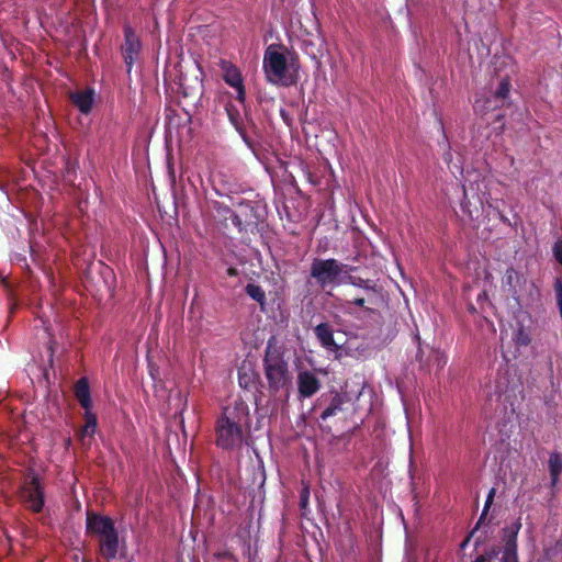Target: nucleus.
Instances as JSON below:
<instances>
[{"label": "nucleus", "mask_w": 562, "mask_h": 562, "mask_svg": "<svg viewBox=\"0 0 562 562\" xmlns=\"http://www.w3.org/2000/svg\"><path fill=\"white\" fill-rule=\"evenodd\" d=\"M488 186L490 180L480 171L475 169L467 171L464 183L462 184L463 199L460 202L461 210L473 221H479L482 216H494L506 222L507 218L499 210L498 200H491Z\"/></svg>", "instance_id": "1"}, {"label": "nucleus", "mask_w": 562, "mask_h": 562, "mask_svg": "<svg viewBox=\"0 0 562 562\" xmlns=\"http://www.w3.org/2000/svg\"><path fill=\"white\" fill-rule=\"evenodd\" d=\"M249 426V406L237 398L223 407L216 420V445L225 450L239 448L244 442V428Z\"/></svg>", "instance_id": "2"}, {"label": "nucleus", "mask_w": 562, "mask_h": 562, "mask_svg": "<svg viewBox=\"0 0 562 562\" xmlns=\"http://www.w3.org/2000/svg\"><path fill=\"white\" fill-rule=\"evenodd\" d=\"M262 69L269 83L290 87L297 80L300 66L285 47L270 44L263 54Z\"/></svg>", "instance_id": "3"}, {"label": "nucleus", "mask_w": 562, "mask_h": 562, "mask_svg": "<svg viewBox=\"0 0 562 562\" xmlns=\"http://www.w3.org/2000/svg\"><path fill=\"white\" fill-rule=\"evenodd\" d=\"M265 376L269 391L276 395L280 391H289L292 386V373L283 353L269 342L263 358Z\"/></svg>", "instance_id": "4"}, {"label": "nucleus", "mask_w": 562, "mask_h": 562, "mask_svg": "<svg viewBox=\"0 0 562 562\" xmlns=\"http://www.w3.org/2000/svg\"><path fill=\"white\" fill-rule=\"evenodd\" d=\"M346 263L334 258H314L311 263L310 276L321 289L342 285Z\"/></svg>", "instance_id": "5"}, {"label": "nucleus", "mask_w": 562, "mask_h": 562, "mask_svg": "<svg viewBox=\"0 0 562 562\" xmlns=\"http://www.w3.org/2000/svg\"><path fill=\"white\" fill-rule=\"evenodd\" d=\"M356 270L355 267L347 265L346 271L342 278V284H351L362 291L360 296H357L352 301H347L348 305H356L358 307H366V304L374 305L380 299V291L376 283L370 279H362L355 277L351 272Z\"/></svg>", "instance_id": "6"}, {"label": "nucleus", "mask_w": 562, "mask_h": 562, "mask_svg": "<svg viewBox=\"0 0 562 562\" xmlns=\"http://www.w3.org/2000/svg\"><path fill=\"white\" fill-rule=\"evenodd\" d=\"M521 522L517 519L503 529V547L497 551L494 562H518L517 537Z\"/></svg>", "instance_id": "7"}, {"label": "nucleus", "mask_w": 562, "mask_h": 562, "mask_svg": "<svg viewBox=\"0 0 562 562\" xmlns=\"http://www.w3.org/2000/svg\"><path fill=\"white\" fill-rule=\"evenodd\" d=\"M510 91V82L507 78L499 81L494 92L481 93L476 97L474 109L477 112H486L503 105L508 98Z\"/></svg>", "instance_id": "8"}, {"label": "nucleus", "mask_w": 562, "mask_h": 562, "mask_svg": "<svg viewBox=\"0 0 562 562\" xmlns=\"http://www.w3.org/2000/svg\"><path fill=\"white\" fill-rule=\"evenodd\" d=\"M220 69L222 71V78L226 85L235 91V100L245 106L246 101V89L244 85V78L237 66L228 60L222 59L220 61Z\"/></svg>", "instance_id": "9"}, {"label": "nucleus", "mask_w": 562, "mask_h": 562, "mask_svg": "<svg viewBox=\"0 0 562 562\" xmlns=\"http://www.w3.org/2000/svg\"><path fill=\"white\" fill-rule=\"evenodd\" d=\"M143 44L134 29L124 25V43L121 46L122 56L126 66L127 74H131L134 64L138 60Z\"/></svg>", "instance_id": "10"}, {"label": "nucleus", "mask_w": 562, "mask_h": 562, "mask_svg": "<svg viewBox=\"0 0 562 562\" xmlns=\"http://www.w3.org/2000/svg\"><path fill=\"white\" fill-rule=\"evenodd\" d=\"M416 360L419 363V370L425 374H430L432 371H435V373L440 372L447 364L448 357L438 349L425 350L419 346Z\"/></svg>", "instance_id": "11"}, {"label": "nucleus", "mask_w": 562, "mask_h": 562, "mask_svg": "<svg viewBox=\"0 0 562 562\" xmlns=\"http://www.w3.org/2000/svg\"><path fill=\"white\" fill-rule=\"evenodd\" d=\"M297 398L304 401L314 396L322 387V381L315 371L299 369L296 374Z\"/></svg>", "instance_id": "12"}, {"label": "nucleus", "mask_w": 562, "mask_h": 562, "mask_svg": "<svg viewBox=\"0 0 562 562\" xmlns=\"http://www.w3.org/2000/svg\"><path fill=\"white\" fill-rule=\"evenodd\" d=\"M533 322L529 313L520 312L516 316V324L512 339L517 348L528 347L532 340Z\"/></svg>", "instance_id": "13"}, {"label": "nucleus", "mask_w": 562, "mask_h": 562, "mask_svg": "<svg viewBox=\"0 0 562 562\" xmlns=\"http://www.w3.org/2000/svg\"><path fill=\"white\" fill-rule=\"evenodd\" d=\"M87 531L100 539L110 535L115 529L113 520L108 516L94 513H87Z\"/></svg>", "instance_id": "14"}, {"label": "nucleus", "mask_w": 562, "mask_h": 562, "mask_svg": "<svg viewBox=\"0 0 562 562\" xmlns=\"http://www.w3.org/2000/svg\"><path fill=\"white\" fill-rule=\"evenodd\" d=\"M22 497L30 509L36 513L42 510L44 506V493L36 477H32L27 486L24 487Z\"/></svg>", "instance_id": "15"}, {"label": "nucleus", "mask_w": 562, "mask_h": 562, "mask_svg": "<svg viewBox=\"0 0 562 562\" xmlns=\"http://www.w3.org/2000/svg\"><path fill=\"white\" fill-rule=\"evenodd\" d=\"M70 100L82 114H89L95 102V91L93 88H86L70 93Z\"/></svg>", "instance_id": "16"}, {"label": "nucleus", "mask_w": 562, "mask_h": 562, "mask_svg": "<svg viewBox=\"0 0 562 562\" xmlns=\"http://www.w3.org/2000/svg\"><path fill=\"white\" fill-rule=\"evenodd\" d=\"M119 549L120 541L116 530L99 540L100 554L106 560H114L117 557Z\"/></svg>", "instance_id": "17"}, {"label": "nucleus", "mask_w": 562, "mask_h": 562, "mask_svg": "<svg viewBox=\"0 0 562 562\" xmlns=\"http://www.w3.org/2000/svg\"><path fill=\"white\" fill-rule=\"evenodd\" d=\"M315 336L322 347L329 351H337L339 346L334 340V333L328 323H321L314 329Z\"/></svg>", "instance_id": "18"}, {"label": "nucleus", "mask_w": 562, "mask_h": 562, "mask_svg": "<svg viewBox=\"0 0 562 562\" xmlns=\"http://www.w3.org/2000/svg\"><path fill=\"white\" fill-rule=\"evenodd\" d=\"M75 394L85 411L91 409L92 403L90 397V387L86 378L78 380L75 386Z\"/></svg>", "instance_id": "19"}, {"label": "nucleus", "mask_w": 562, "mask_h": 562, "mask_svg": "<svg viewBox=\"0 0 562 562\" xmlns=\"http://www.w3.org/2000/svg\"><path fill=\"white\" fill-rule=\"evenodd\" d=\"M226 112H227L229 122L233 124V126L239 133V135L241 136L244 143L249 148H252L251 142H250V139L248 138V136L246 135V133L244 131V127H243V116L239 113V111L237 109H235L234 105L229 104V105L226 106Z\"/></svg>", "instance_id": "20"}, {"label": "nucleus", "mask_w": 562, "mask_h": 562, "mask_svg": "<svg viewBox=\"0 0 562 562\" xmlns=\"http://www.w3.org/2000/svg\"><path fill=\"white\" fill-rule=\"evenodd\" d=\"M519 281H520V276L513 268H508L505 271V274L502 279L503 288L507 289V291L510 293V295L516 300L518 299L517 285H518Z\"/></svg>", "instance_id": "21"}, {"label": "nucleus", "mask_w": 562, "mask_h": 562, "mask_svg": "<svg viewBox=\"0 0 562 562\" xmlns=\"http://www.w3.org/2000/svg\"><path fill=\"white\" fill-rule=\"evenodd\" d=\"M344 403L345 396L339 393H335V395L331 397L329 405L321 414V418L323 420H326L327 418L337 415L338 412L341 411Z\"/></svg>", "instance_id": "22"}, {"label": "nucleus", "mask_w": 562, "mask_h": 562, "mask_svg": "<svg viewBox=\"0 0 562 562\" xmlns=\"http://www.w3.org/2000/svg\"><path fill=\"white\" fill-rule=\"evenodd\" d=\"M86 424L80 431V439L85 442L86 438H92L97 429V417L91 409L85 413Z\"/></svg>", "instance_id": "23"}, {"label": "nucleus", "mask_w": 562, "mask_h": 562, "mask_svg": "<svg viewBox=\"0 0 562 562\" xmlns=\"http://www.w3.org/2000/svg\"><path fill=\"white\" fill-rule=\"evenodd\" d=\"M549 471L552 485H555L562 472V456L560 453H551L549 458Z\"/></svg>", "instance_id": "24"}, {"label": "nucleus", "mask_w": 562, "mask_h": 562, "mask_svg": "<svg viewBox=\"0 0 562 562\" xmlns=\"http://www.w3.org/2000/svg\"><path fill=\"white\" fill-rule=\"evenodd\" d=\"M41 324H42V338L48 344L47 352H48V361H53V355H54V348H53V339H52V333L49 327V322L47 319H44L43 316L38 317Z\"/></svg>", "instance_id": "25"}, {"label": "nucleus", "mask_w": 562, "mask_h": 562, "mask_svg": "<svg viewBox=\"0 0 562 562\" xmlns=\"http://www.w3.org/2000/svg\"><path fill=\"white\" fill-rule=\"evenodd\" d=\"M246 293L248 296H250L252 300H255L259 304H261V305L265 304L266 294L260 285H257L255 283H248L246 285Z\"/></svg>", "instance_id": "26"}, {"label": "nucleus", "mask_w": 562, "mask_h": 562, "mask_svg": "<svg viewBox=\"0 0 562 562\" xmlns=\"http://www.w3.org/2000/svg\"><path fill=\"white\" fill-rule=\"evenodd\" d=\"M494 494H495V490L492 488L490 492H488V495L486 497V501H485V505H484V508H483V512L481 514V517L479 519V522L477 525L483 520L484 516L487 514L488 509H490V506L492 505L493 503V498H494Z\"/></svg>", "instance_id": "27"}, {"label": "nucleus", "mask_w": 562, "mask_h": 562, "mask_svg": "<svg viewBox=\"0 0 562 562\" xmlns=\"http://www.w3.org/2000/svg\"><path fill=\"white\" fill-rule=\"evenodd\" d=\"M553 255L557 261L562 266V239L555 241L553 246Z\"/></svg>", "instance_id": "28"}, {"label": "nucleus", "mask_w": 562, "mask_h": 562, "mask_svg": "<svg viewBox=\"0 0 562 562\" xmlns=\"http://www.w3.org/2000/svg\"><path fill=\"white\" fill-rule=\"evenodd\" d=\"M11 261L14 263V265H20L22 267L26 266V258L20 254H14L12 257H11Z\"/></svg>", "instance_id": "29"}, {"label": "nucleus", "mask_w": 562, "mask_h": 562, "mask_svg": "<svg viewBox=\"0 0 562 562\" xmlns=\"http://www.w3.org/2000/svg\"><path fill=\"white\" fill-rule=\"evenodd\" d=\"M308 495H310L308 488H304L301 493V501H300V505L302 508L306 507V505L308 503Z\"/></svg>", "instance_id": "30"}, {"label": "nucleus", "mask_w": 562, "mask_h": 562, "mask_svg": "<svg viewBox=\"0 0 562 562\" xmlns=\"http://www.w3.org/2000/svg\"><path fill=\"white\" fill-rule=\"evenodd\" d=\"M451 158H452V156H451V154H450V153H447V154L445 155V161H446L447 164H449V162L451 161Z\"/></svg>", "instance_id": "31"}, {"label": "nucleus", "mask_w": 562, "mask_h": 562, "mask_svg": "<svg viewBox=\"0 0 562 562\" xmlns=\"http://www.w3.org/2000/svg\"><path fill=\"white\" fill-rule=\"evenodd\" d=\"M31 251H32L31 257L33 258V260H35V250H34L33 246H31Z\"/></svg>", "instance_id": "32"}, {"label": "nucleus", "mask_w": 562, "mask_h": 562, "mask_svg": "<svg viewBox=\"0 0 562 562\" xmlns=\"http://www.w3.org/2000/svg\"><path fill=\"white\" fill-rule=\"evenodd\" d=\"M469 542V537L462 542L461 548H464Z\"/></svg>", "instance_id": "33"}, {"label": "nucleus", "mask_w": 562, "mask_h": 562, "mask_svg": "<svg viewBox=\"0 0 562 562\" xmlns=\"http://www.w3.org/2000/svg\"><path fill=\"white\" fill-rule=\"evenodd\" d=\"M281 116L283 117V120H286V114L283 110H281Z\"/></svg>", "instance_id": "34"}, {"label": "nucleus", "mask_w": 562, "mask_h": 562, "mask_svg": "<svg viewBox=\"0 0 562 562\" xmlns=\"http://www.w3.org/2000/svg\"><path fill=\"white\" fill-rule=\"evenodd\" d=\"M475 562H482V559L479 558V559L475 560Z\"/></svg>", "instance_id": "35"}, {"label": "nucleus", "mask_w": 562, "mask_h": 562, "mask_svg": "<svg viewBox=\"0 0 562 562\" xmlns=\"http://www.w3.org/2000/svg\"><path fill=\"white\" fill-rule=\"evenodd\" d=\"M250 562H255V561H250Z\"/></svg>", "instance_id": "36"}]
</instances>
